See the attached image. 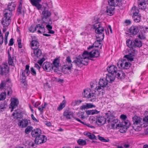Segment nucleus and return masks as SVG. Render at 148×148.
<instances>
[{
	"label": "nucleus",
	"instance_id": "nucleus-1",
	"mask_svg": "<svg viewBox=\"0 0 148 148\" xmlns=\"http://www.w3.org/2000/svg\"><path fill=\"white\" fill-rule=\"evenodd\" d=\"M99 52L97 50H93L90 52L85 51L82 55H79L76 58L73 62L79 66H82V64L87 65L89 60V57L97 58L99 56Z\"/></svg>",
	"mask_w": 148,
	"mask_h": 148
},
{
	"label": "nucleus",
	"instance_id": "nucleus-2",
	"mask_svg": "<svg viewBox=\"0 0 148 148\" xmlns=\"http://www.w3.org/2000/svg\"><path fill=\"white\" fill-rule=\"evenodd\" d=\"M94 26L95 29V32L97 34L96 37L97 40L94 42V45L96 47H99V46H101L102 45L101 41L104 37L103 33L104 29L100 23H96L94 24Z\"/></svg>",
	"mask_w": 148,
	"mask_h": 148
},
{
	"label": "nucleus",
	"instance_id": "nucleus-3",
	"mask_svg": "<svg viewBox=\"0 0 148 148\" xmlns=\"http://www.w3.org/2000/svg\"><path fill=\"white\" fill-rule=\"evenodd\" d=\"M133 124L132 127L136 131L140 130L141 127H143L142 119L137 116H134L132 117Z\"/></svg>",
	"mask_w": 148,
	"mask_h": 148
},
{
	"label": "nucleus",
	"instance_id": "nucleus-4",
	"mask_svg": "<svg viewBox=\"0 0 148 148\" xmlns=\"http://www.w3.org/2000/svg\"><path fill=\"white\" fill-rule=\"evenodd\" d=\"M106 115L107 118H106V122H108L109 124H111L112 128H115L116 124L118 122V120L115 119V117L112 114L110 113H106Z\"/></svg>",
	"mask_w": 148,
	"mask_h": 148
},
{
	"label": "nucleus",
	"instance_id": "nucleus-5",
	"mask_svg": "<svg viewBox=\"0 0 148 148\" xmlns=\"http://www.w3.org/2000/svg\"><path fill=\"white\" fill-rule=\"evenodd\" d=\"M130 125V123L129 121H124L120 124H116L115 128H117V127H120L119 129L120 132L123 133L126 132Z\"/></svg>",
	"mask_w": 148,
	"mask_h": 148
},
{
	"label": "nucleus",
	"instance_id": "nucleus-6",
	"mask_svg": "<svg viewBox=\"0 0 148 148\" xmlns=\"http://www.w3.org/2000/svg\"><path fill=\"white\" fill-rule=\"evenodd\" d=\"M9 13H4V16L2 19L1 23L4 27H7L10 24L11 22L10 18L12 16L10 12Z\"/></svg>",
	"mask_w": 148,
	"mask_h": 148
},
{
	"label": "nucleus",
	"instance_id": "nucleus-7",
	"mask_svg": "<svg viewBox=\"0 0 148 148\" xmlns=\"http://www.w3.org/2000/svg\"><path fill=\"white\" fill-rule=\"evenodd\" d=\"M83 95L84 97L91 98L90 100L92 101H94L96 99L95 94L94 93H90L89 90H84L83 93Z\"/></svg>",
	"mask_w": 148,
	"mask_h": 148
},
{
	"label": "nucleus",
	"instance_id": "nucleus-8",
	"mask_svg": "<svg viewBox=\"0 0 148 148\" xmlns=\"http://www.w3.org/2000/svg\"><path fill=\"white\" fill-rule=\"evenodd\" d=\"M117 65L119 68L125 69H127L131 66L130 63L127 62L125 60L119 62Z\"/></svg>",
	"mask_w": 148,
	"mask_h": 148
},
{
	"label": "nucleus",
	"instance_id": "nucleus-9",
	"mask_svg": "<svg viewBox=\"0 0 148 148\" xmlns=\"http://www.w3.org/2000/svg\"><path fill=\"white\" fill-rule=\"evenodd\" d=\"M108 81L106 80V79H101L99 82V86H98L95 88V90L101 92L100 90L102 88H104L106 87L108 84Z\"/></svg>",
	"mask_w": 148,
	"mask_h": 148
},
{
	"label": "nucleus",
	"instance_id": "nucleus-10",
	"mask_svg": "<svg viewBox=\"0 0 148 148\" xmlns=\"http://www.w3.org/2000/svg\"><path fill=\"white\" fill-rule=\"evenodd\" d=\"M9 68L7 65L3 64L0 66V75L6 76L9 73Z\"/></svg>",
	"mask_w": 148,
	"mask_h": 148
},
{
	"label": "nucleus",
	"instance_id": "nucleus-11",
	"mask_svg": "<svg viewBox=\"0 0 148 148\" xmlns=\"http://www.w3.org/2000/svg\"><path fill=\"white\" fill-rule=\"evenodd\" d=\"M47 140V137L41 134L38 137L35 138L34 142L36 144H39L45 143Z\"/></svg>",
	"mask_w": 148,
	"mask_h": 148
},
{
	"label": "nucleus",
	"instance_id": "nucleus-12",
	"mask_svg": "<svg viewBox=\"0 0 148 148\" xmlns=\"http://www.w3.org/2000/svg\"><path fill=\"white\" fill-rule=\"evenodd\" d=\"M16 7V5L14 2H12L11 3H9L8 5L7 8L4 11V13H10L9 12H10L12 15V11L14 10Z\"/></svg>",
	"mask_w": 148,
	"mask_h": 148
},
{
	"label": "nucleus",
	"instance_id": "nucleus-13",
	"mask_svg": "<svg viewBox=\"0 0 148 148\" xmlns=\"http://www.w3.org/2000/svg\"><path fill=\"white\" fill-rule=\"evenodd\" d=\"M138 7L139 9L145 10L147 7L146 4H148V0H138Z\"/></svg>",
	"mask_w": 148,
	"mask_h": 148
},
{
	"label": "nucleus",
	"instance_id": "nucleus-14",
	"mask_svg": "<svg viewBox=\"0 0 148 148\" xmlns=\"http://www.w3.org/2000/svg\"><path fill=\"white\" fill-rule=\"evenodd\" d=\"M33 6L35 7L37 9L40 10L42 7V5L40 4L42 0H29Z\"/></svg>",
	"mask_w": 148,
	"mask_h": 148
},
{
	"label": "nucleus",
	"instance_id": "nucleus-15",
	"mask_svg": "<svg viewBox=\"0 0 148 148\" xmlns=\"http://www.w3.org/2000/svg\"><path fill=\"white\" fill-rule=\"evenodd\" d=\"M29 121V120H28L27 119H25L20 120L18 121V125L21 128L26 127L28 125Z\"/></svg>",
	"mask_w": 148,
	"mask_h": 148
},
{
	"label": "nucleus",
	"instance_id": "nucleus-16",
	"mask_svg": "<svg viewBox=\"0 0 148 148\" xmlns=\"http://www.w3.org/2000/svg\"><path fill=\"white\" fill-rule=\"evenodd\" d=\"M41 134L42 131L39 128H37L33 130L31 132L32 136L33 137H35V138H38Z\"/></svg>",
	"mask_w": 148,
	"mask_h": 148
},
{
	"label": "nucleus",
	"instance_id": "nucleus-17",
	"mask_svg": "<svg viewBox=\"0 0 148 148\" xmlns=\"http://www.w3.org/2000/svg\"><path fill=\"white\" fill-rule=\"evenodd\" d=\"M138 27L136 26H132L129 29V31L131 34L136 35L139 31Z\"/></svg>",
	"mask_w": 148,
	"mask_h": 148
},
{
	"label": "nucleus",
	"instance_id": "nucleus-18",
	"mask_svg": "<svg viewBox=\"0 0 148 148\" xmlns=\"http://www.w3.org/2000/svg\"><path fill=\"white\" fill-rule=\"evenodd\" d=\"M106 121V118L101 116H97L96 123L99 125L104 124Z\"/></svg>",
	"mask_w": 148,
	"mask_h": 148
},
{
	"label": "nucleus",
	"instance_id": "nucleus-19",
	"mask_svg": "<svg viewBox=\"0 0 148 148\" xmlns=\"http://www.w3.org/2000/svg\"><path fill=\"white\" fill-rule=\"evenodd\" d=\"M107 70L109 73H112L115 75L116 74L118 71L117 67L114 65L108 66L107 68Z\"/></svg>",
	"mask_w": 148,
	"mask_h": 148
},
{
	"label": "nucleus",
	"instance_id": "nucleus-20",
	"mask_svg": "<svg viewBox=\"0 0 148 148\" xmlns=\"http://www.w3.org/2000/svg\"><path fill=\"white\" fill-rule=\"evenodd\" d=\"M59 63L60 60L59 59L56 58L55 59L52 64V70H54V71L57 70L58 69Z\"/></svg>",
	"mask_w": 148,
	"mask_h": 148
},
{
	"label": "nucleus",
	"instance_id": "nucleus-21",
	"mask_svg": "<svg viewBox=\"0 0 148 148\" xmlns=\"http://www.w3.org/2000/svg\"><path fill=\"white\" fill-rule=\"evenodd\" d=\"M44 24L42 22V24H38L36 26V29H38L37 32L39 33H44L45 31V26L43 25Z\"/></svg>",
	"mask_w": 148,
	"mask_h": 148
},
{
	"label": "nucleus",
	"instance_id": "nucleus-22",
	"mask_svg": "<svg viewBox=\"0 0 148 148\" xmlns=\"http://www.w3.org/2000/svg\"><path fill=\"white\" fill-rule=\"evenodd\" d=\"M8 84L9 85L11 84V81L9 78H8L6 80L2 81L0 84V90H2L6 87V84Z\"/></svg>",
	"mask_w": 148,
	"mask_h": 148
},
{
	"label": "nucleus",
	"instance_id": "nucleus-23",
	"mask_svg": "<svg viewBox=\"0 0 148 148\" xmlns=\"http://www.w3.org/2000/svg\"><path fill=\"white\" fill-rule=\"evenodd\" d=\"M42 67L47 71H49L52 69V64L48 62H45L43 64Z\"/></svg>",
	"mask_w": 148,
	"mask_h": 148
},
{
	"label": "nucleus",
	"instance_id": "nucleus-24",
	"mask_svg": "<svg viewBox=\"0 0 148 148\" xmlns=\"http://www.w3.org/2000/svg\"><path fill=\"white\" fill-rule=\"evenodd\" d=\"M116 75L112 74V73H108L107 74L106 78L108 82L112 83L114 80Z\"/></svg>",
	"mask_w": 148,
	"mask_h": 148
},
{
	"label": "nucleus",
	"instance_id": "nucleus-25",
	"mask_svg": "<svg viewBox=\"0 0 148 148\" xmlns=\"http://www.w3.org/2000/svg\"><path fill=\"white\" fill-rule=\"evenodd\" d=\"M11 102L10 104V106L12 108H15L17 107L19 103V101L17 99L13 98L11 99Z\"/></svg>",
	"mask_w": 148,
	"mask_h": 148
},
{
	"label": "nucleus",
	"instance_id": "nucleus-26",
	"mask_svg": "<svg viewBox=\"0 0 148 148\" xmlns=\"http://www.w3.org/2000/svg\"><path fill=\"white\" fill-rule=\"evenodd\" d=\"M125 76V74L124 72L121 71H119L116 74V77L118 79L122 80L123 79Z\"/></svg>",
	"mask_w": 148,
	"mask_h": 148
},
{
	"label": "nucleus",
	"instance_id": "nucleus-27",
	"mask_svg": "<svg viewBox=\"0 0 148 148\" xmlns=\"http://www.w3.org/2000/svg\"><path fill=\"white\" fill-rule=\"evenodd\" d=\"M134 47V48L139 47H142V43L140 40L138 38H136L133 40Z\"/></svg>",
	"mask_w": 148,
	"mask_h": 148
},
{
	"label": "nucleus",
	"instance_id": "nucleus-28",
	"mask_svg": "<svg viewBox=\"0 0 148 148\" xmlns=\"http://www.w3.org/2000/svg\"><path fill=\"white\" fill-rule=\"evenodd\" d=\"M95 106L91 103H87L85 105L82 106L80 108V109L83 110L85 109L95 108Z\"/></svg>",
	"mask_w": 148,
	"mask_h": 148
},
{
	"label": "nucleus",
	"instance_id": "nucleus-29",
	"mask_svg": "<svg viewBox=\"0 0 148 148\" xmlns=\"http://www.w3.org/2000/svg\"><path fill=\"white\" fill-rule=\"evenodd\" d=\"M114 7H107L106 11V14L108 15L111 16L113 15L114 13Z\"/></svg>",
	"mask_w": 148,
	"mask_h": 148
},
{
	"label": "nucleus",
	"instance_id": "nucleus-30",
	"mask_svg": "<svg viewBox=\"0 0 148 148\" xmlns=\"http://www.w3.org/2000/svg\"><path fill=\"white\" fill-rule=\"evenodd\" d=\"M32 49H36L38 48L39 46V42L36 40H33L31 42Z\"/></svg>",
	"mask_w": 148,
	"mask_h": 148
},
{
	"label": "nucleus",
	"instance_id": "nucleus-31",
	"mask_svg": "<svg viewBox=\"0 0 148 148\" xmlns=\"http://www.w3.org/2000/svg\"><path fill=\"white\" fill-rule=\"evenodd\" d=\"M84 134L85 135L88 137L90 139L95 140H97V137L95 135L92 134L89 132H84Z\"/></svg>",
	"mask_w": 148,
	"mask_h": 148
},
{
	"label": "nucleus",
	"instance_id": "nucleus-32",
	"mask_svg": "<svg viewBox=\"0 0 148 148\" xmlns=\"http://www.w3.org/2000/svg\"><path fill=\"white\" fill-rule=\"evenodd\" d=\"M63 115L65 116L66 118L69 119H72L74 118L73 113L71 111L65 112H64Z\"/></svg>",
	"mask_w": 148,
	"mask_h": 148
},
{
	"label": "nucleus",
	"instance_id": "nucleus-33",
	"mask_svg": "<svg viewBox=\"0 0 148 148\" xmlns=\"http://www.w3.org/2000/svg\"><path fill=\"white\" fill-rule=\"evenodd\" d=\"M21 112L19 110H16L12 114V115L16 119H17L18 118H20L21 116Z\"/></svg>",
	"mask_w": 148,
	"mask_h": 148
},
{
	"label": "nucleus",
	"instance_id": "nucleus-34",
	"mask_svg": "<svg viewBox=\"0 0 148 148\" xmlns=\"http://www.w3.org/2000/svg\"><path fill=\"white\" fill-rule=\"evenodd\" d=\"M72 64L68 62H65V64L63 66V69L71 71V68L72 67Z\"/></svg>",
	"mask_w": 148,
	"mask_h": 148
},
{
	"label": "nucleus",
	"instance_id": "nucleus-35",
	"mask_svg": "<svg viewBox=\"0 0 148 148\" xmlns=\"http://www.w3.org/2000/svg\"><path fill=\"white\" fill-rule=\"evenodd\" d=\"M118 0H108V3L110 6L114 7L118 5Z\"/></svg>",
	"mask_w": 148,
	"mask_h": 148
},
{
	"label": "nucleus",
	"instance_id": "nucleus-36",
	"mask_svg": "<svg viewBox=\"0 0 148 148\" xmlns=\"http://www.w3.org/2000/svg\"><path fill=\"white\" fill-rule=\"evenodd\" d=\"M42 21L43 23L46 24H52V22L51 19L50 18L46 19L45 17H42Z\"/></svg>",
	"mask_w": 148,
	"mask_h": 148
},
{
	"label": "nucleus",
	"instance_id": "nucleus-37",
	"mask_svg": "<svg viewBox=\"0 0 148 148\" xmlns=\"http://www.w3.org/2000/svg\"><path fill=\"white\" fill-rule=\"evenodd\" d=\"M34 56H36L38 58L40 57L42 55V51L40 49L38 48L34 49Z\"/></svg>",
	"mask_w": 148,
	"mask_h": 148
},
{
	"label": "nucleus",
	"instance_id": "nucleus-38",
	"mask_svg": "<svg viewBox=\"0 0 148 148\" xmlns=\"http://www.w3.org/2000/svg\"><path fill=\"white\" fill-rule=\"evenodd\" d=\"M42 14L43 15L42 17H45L47 19L48 17H49L51 15V13L48 10H44L42 11Z\"/></svg>",
	"mask_w": 148,
	"mask_h": 148
},
{
	"label": "nucleus",
	"instance_id": "nucleus-39",
	"mask_svg": "<svg viewBox=\"0 0 148 148\" xmlns=\"http://www.w3.org/2000/svg\"><path fill=\"white\" fill-rule=\"evenodd\" d=\"M99 111L96 110H86V113L88 115H93L97 114L99 112Z\"/></svg>",
	"mask_w": 148,
	"mask_h": 148
},
{
	"label": "nucleus",
	"instance_id": "nucleus-40",
	"mask_svg": "<svg viewBox=\"0 0 148 148\" xmlns=\"http://www.w3.org/2000/svg\"><path fill=\"white\" fill-rule=\"evenodd\" d=\"M133 18L135 22L138 23L141 20V16L140 14L137 15L133 16Z\"/></svg>",
	"mask_w": 148,
	"mask_h": 148
},
{
	"label": "nucleus",
	"instance_id": "nucleus-41",
	"mask_svg": "<svg viewBox=\"0 0 148 148\" xmlns=\"http://www.w3.org/2000/svg\"><path fill=\"white\" fill-rule=\"evenodd\" d=\"M133 41L130 39H128L126 42L127 45L130 48L133 49L134 47Z\"/></svg>",
	"mask_w": 148,
	"mask_h": 148
},
{
	"label": "nucleus",
	"instance_id": "nucleus-42",
	"mask_svg": "<svg viewBox=\"0 0 148 148\" xmlns=\"http://www.w3.org/2000/svg\"><path fill=\"white\" fill-rule=\"evenodd\" d=\"M143 125V127H146L148 126V116H145L142 119Z\"/></svg>",
	"mask_w": 148,
	"mask_h": 148
},
{
	"label": "nucleus",
	"instance_id": "nucleus-43",
	"mask_svg": "<svg viewBox=\"0 0 148 148\" xmlns=\"http://www.w3.org/2000/svg\"><path fill=\"white\" fill-rule=\"evenodd\" d=\"M131 12L133 14V16L138 15L139 10L135 6H133L131 10Z\"/></svg>",
	"mask_w": 148,
	"mask_h": 148
},
{
	"label": "nucleus",
	"instance_id": "nucleus-44",
	"mask_svg": "<svg viewBox=\"0 0 148 148\" xmlns=\"http://www.w3.org/2000/svg\"><path fill=\"white\" fill-rule=\"evenodd\" d=\"M6 87H7V88L5 89V90L7 92V95L8 96H10L13 92V91L11 86H7Z\"/></svg>",
	"mask_w": 148,
	"mask_h": 148
},
{
	"label": "nucleus",
	"instance_id": "nucleus-45",
	"mask_svg": "<svg viewBox=\"0 0 148 148\" xmlns=\"http://www.w3.org/2000/svg\"><path fill=\"white\" fill-rule=\"evenodd\" d=\"M6 94L5 92H1L0 94V100L3 101L4 100L6 97Z\"/></svg>",
	"mask_w": 148,
	"mask_h": 148
},
{
	"label": "nucleus",
	"instance_id": "nucleus-46",
	"mask_svg": "<svg viewBox=\"0 0 148 148\" xmlns=\"http://www.w3.org/2000/svg\"><path fill=\"white\" fill-rule=\"evenodd\" d=\"M65 100H63L60 105L58 107L57 110L59 111L62 110L65 106Z\"/></svg>",
	"mask_w": 148,
	"mask_h": 148
},
{
	"label": "nucleus",
	"instance_id": "nucleus-47",
	"mask_svg": "<svg viewBox=\"0 0 148 148\" xmlns=\"http://www.w3.org/2000/svg\"><path fill=\"white\" fill-rule=\"evenodd\" d=\"M27 128L25 130V132L26 134L29 133L32 130L33 128L31 126H27Z\"/></svg>",
	"mask_w": 148,
	"mask_h": 148
},
{
	"label": "nucleus",
	"instance_id": "nucleus-48",
	"mask_svg": "<svg viewBox=\"0 0 148 148\" xmlns=\"http://www.w3.org/2000/svg\"><path fill=\"white\" fill-rule=\"evenodd\" d=\"M77 143L81 145H84L86 144V142L85 140L81 139H79L78 140Z\"/></svg>",
	"mask_w": 148,
	"mask_h": 148
},
{
	"label": "nucleus",
	"instance_id": "nucleus-49",
	"mask_svg": "<svg viewBox=\"0 0 148 148\" xmlns=\"http://www.w3.org/2000/svg\"><path fill=\"white\" fill-rule=\"evenodd\" d=\"M21 76H22V79L23 80V83H24V85H25V80L26 79V76H27L26 75V72H24V70L22 71Z\"/></svg>",
	"mask_w": 148,
	"mask_h": 148
},
{
	"label": "nucleus",
	"instance_id": "nucleus-50",
	"mask_svg": "<svg viewBox=\"0 0 148 148\" xmlns=\"http://www.w3.org/2000/svg\"><path fill=\"white\" fill-rule=\"evenodd\" d=\"M14 58H12L11 57L8 58V63L10 65H13L14 64L13 61Z\"/></svg>",
	"mask_w": 148,
	"mask_h": 148
},
{
	"label": "nucleus",
	"instance_id": "nucleus-51",
	"mask_svg": "<svg viewBox=\"0 0 148 148\" xmlns=\"http://www.w3.org/2000/svg\"><path fill=\"white\" fill-rule=\"evenodd\" d=\"M74 60H73V61H74ZM73 62H72V60H71V58H70V57L69 56H68L66 58V61H65V62H69V63H71L72 64V63H74L77 66H78V67H79L78 65H77L74 62H73ZM81 66H80V67H81Z\"/></svg>",
	"mask_w": 148,
	"mask_h": 148
},
{
	"label": "nucleus",
	"instance_id": "nucleus-52",
	"mask_svg": "<svg viewBox=\"0 0 148 148\" xmlns=\"http://www.w3.org/2000/svg\"><path fill=\"white\" fill-rule=\"evenodd\" d=\"M29 66L27 65L25 66V69L24 70V72H26V75L28 76L30 73V71L29 69Z\"/></svg>",
	"mask_w": 148,
	"mask_h": 148
},
{
	"label": "nucleus",
	"instance_id": "nucleus-53",
	"mask_svg": "<svg viewBox=\"0 0 148 148\" xmlns=\"http://www.w3.org/2000/svg\"><path fill=\"white\" fill-rule=\"evenodd\" d=\"M29 30L31 32H34L36 30V26L32 25L29 28Z\"/></svg>",
	"mask_w": 148,
	"mask_h": 148
},
{
	"label": "nucleus",
	"instance_id": "nucleus-54",
	"mask_svg": "<svg viewBox=\"0 0 148 148\" xmlns=\"http://www.w3.org/2000/svg\"><path fill=\"white\" fill-rule=\"evenodd\" d=\"M124 57L131 61H132L133 60L134 58L128 54L125 55Z\"/></svg>",
	"mask_w": 148,
	"mask_h": 148
},
{
	"label": "nucleus",
	"instance_id": "nucleus-55",
	"mask_svg": "<svg viewBox=\"0 0 148 148\" xmlns=\"http://www.w3.org/2000/svg\"><path fill=\"white\" fill-rule=\"evenodd\" d=\"M7 106V105L6 103H1L0 105V110L5 108Z\"/></svg>",
	"mask_w": 148,
	"mask_h": 148
},
{
	"label": "nucleus",
	"instance_id": "nucleus-56",
	"mask_svg": "<svg viewBox=\"0 0 148 148\" xmlns=\"http://www.w3.org/2000/svg\"><path fill=\"white\" fill-rule=\"evenodd\" d=\"M22 8V4L20 3L19 4L18 7L17 9V12H18V14H21V10Z\"/></svg>",
	"mask_w": 148,
	"mask_h": 148
},
{
	"label": "nucleus",
	"instance_id": "nucleus-57",
	"mask_svg": "<svg viewBox=\"0 0 148 148\" xmlns=\"http://www.w3.org/2000/svg\"><path fill=\"white\" fill-rule=\"evenodd\" d=\"M31 72L33 75L35 76L36 75V72L33 67L31 68Z\"/></svg>",
	"mask_w": 148,
	"mask_h": 148
},
{
	"label": "nucleus",
	"instance_id": "nucleus-58",
	"mask_svg": "<svg viewBox=\"0 0 148 148\" xmlns=\"http://www.w3.org/2000/svg\"><path fill=\"white\" fill-rule=\"evenodd\" d=\"M138 37L139 38L141 39H144L145 38V35L143 33H142L140 34L139 35Z\"/></svg>",
	"mask_w": 148,
	"mask_h": 148
},
{
	"label": "nucleus",
	"instance_id": "nucleus-59",
	"mask_svg": "<svg viewBox=\"0 0 148 148\" xmlns=\"http://www.w3.org/2000/svg\"><path fill=\"white\" fill-rule=\"evenodd\" d=\"M3 40V37L1 33V31L0 30V43H2Z\"/></svg>",
	"mask_w": 148,
	"mask_h": 148
},
{
	"label": "nucleus",
	"instance_id": "nucleus-60",
	"mask_svg": "<svg viewBox=\"0 0 148 148\" xmlns=\"http://www.w3.org/2000/svg\"><path fill=\"white\" fill-rule=\"evenodd\" d=\"M120 117L121 119H123V121H128V120H126L127 118V116L125 115L122 114L121 115Z\"/></svg>",
	"mask_w": 148,
	"mask_h": 148
},
{
	"label": "nucleus",
	"instance_id": "nucleus-61",
	"mask_svg": "<svg viewBox=\"0 0 148 148\" xmlns=\"http://www.w3.org/2000/svg\"><path fill=\"white\" fill-rule=\"evenodd\" d=\"M13 39V38H11L9 41V42L8 44L9 46H12L14 44Z\"/></svg>",
	"mask_w": 148,
	"mask_h": 148
},
{
	"label": "nucleus",
	"instance_id": "nucleus-62",
	"mask_svg": "<svg viewBox=\"0 0 148 148\" xmlns=\"http://www.w3.org/2000/svg\"><path fill=\"white\" fill-rule=\"evenodd\" d=\"M45 108L42 106H40L38 107V110L41 112H43V109Z\"/></svg>",
	"mask_w": 148,
	"mask_h": 148
},
{
	"label": "nucleus",
	"instance_id": "nucleus-63",
	"mask_svg": "<svg viewBox=\"0 0 148 148\" xmlns=\"http://www.w3.org/2000/svg\"><path fill=\"white\" fill-rule=\"evenodd\" d=\"M18 47L20 48H21L22 47V45H21V40H18Z\"/></svg>",
	"mask_w": 148,
	"mask_h": 148
},
{
	"label": "nucleus",
	"instance_id": "nucleus-64",
	"mask_svg": "<svg viewBox=\"0 0 148 148\" xmlns=\"http://www.w3.org/2000/svg\"><path fill=\"white\" fill-rule=\"evenodd\" d=\"M51 25V24H47L46 26V27L48 30L51 29L52 28V27L50 25Z\"/></svg>",
	"mask_w": 148,
	"mask_h": 148
}]
</instances>
